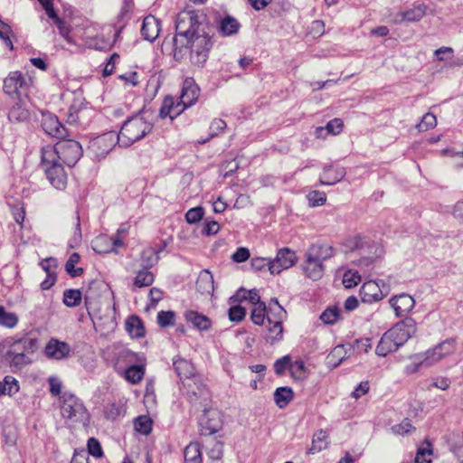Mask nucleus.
<instances>
[{"mask_svg": "<svg viewBox=\"0 0 463 463\" xmlns=\"http://www.w3.org/2000/svg\"><path fill=\"white\" fill-rule=\"evenodd\" d=\"M18 323V317L14 313L6 312L4 307L0 306V325L8 328L14 327Z\"/></svg>", "mask_w": 463, "mask_h": 463, "instance_id": "de8ad7c7", "label": "nucleus"}, {"mask_svg": "<svg viewBox=\"0 0 463 463\" xmlns=\"http://www.w3.org/2000/svg\"><path fill=\"white\" fill-rule=\"evenodd\" d=\"M271 315L268 317L265 339L273 345L283 338V321L287 318V311L282 307H270Z\"/></svg>", "mask_w": 463, "mask_h": 463, "instance_id": "6e6552de", "label": "nucleus"}, {"mask_svg": "<svg viewBox=\"0 0 463 463\" xmlns=\"http://www.w3.org/2000/svg\"><path fill=\"white\" fill-rule=\"evenodd\" d=\"M174 109V98L167 96L164 99L162 106L159 109V117L161 118H169L171 120L175 118L178 115H180L184 109H177L172 113V109Z\"/></svg>", "mask_w": 463, "mask_h": 463, "instance_id": "c9c22d12", "label": "nucleus"}, {"mask_svg": "<svg viewBox=\"0 0 463 463\" xmlns=\"http://www.w3.org/2000/svg\"><path fill=\"white\" fill-rule=\"evenodd\" d=\"M173 366L181 380L184 378H191L194 374V368L193 364L189 361L181 357H175L173 359Z\"/></svg>", "mask_w": 463, "mask_h": 463, "instance_id": "cd10ccee", "label": "nucleus"}, {"mask_svg": "<svg viewBox=\"0 0 463 463\" xmlns=\"http://www.w3.org/2000/svg\"><path fill=\"white\" fill-rule=\"evenodd\" d=\"M13 34V30L11 26L0 19V39L3 40L4 43L10 50L14 49L13 42L11 40V35Z\"/></svg>", "mask_w": 463, "mask_h": 463, "instance_id": "603ef678", "label": "nucleus"}, {"mask_svg": "<svg viewBox=\"0 0 463 463\" xmlns=\"http://www.w3.org/2000/svg\"><path fill=\"white\" fill-rule=\"evenodd\" d=\"M159 260L158 252L153 248L145 249L141 253L142 268L150 269Z\"/></svg>", "mask_w": 463, "mask_h": 463, "instance_id": "79ce46f5", "label": "nucleus"}, {"mask_svg": "<svg viewBox=\"0 0 463 463\" xmlns=\"http://www.w3.org/2000/svg\"><path fill=\"white\" fill-rule=\"evenodd\" d=\"M48 158H55L68 167L74 166L83 154L81 145L74 139L61 138L53 146H46L42 148Z\"/></svg>", "mask_w": 463, "mask_h": 463, "instance_id": "20e7f679", "label": "nucleus"}, {"mask_svg": "<svg viewBox=\"0 0 463 463\" xmlns=\"http://www.w3.org/2000/svg\"><path fill=\"white\" fill-rule=\"evenodd\" d=\"M416 330L417 325L415 320L411 317H405L403 320L396 323L387 333L400 347L416 333Z\"/></svg>", "mask_w": 463, "mask_h": 463, "instance_id": "1a4fd4ad", "label": "nucleus"}, {"mask_svg": "<svg viewBox=\"0 0 463 463\" xmlns=\"http://www.w3.org/2000/svg\"><path fill=\"white\" fill-rule=\"evenodd\" d=\"M389 303L398 317L406 316L415 306L413 298L406 293L393 296L390 298Z\"/></svg>", "mask_w": 463, "mask_h": 463, "instance_id": "f3484780", "label": "nucleus"}, {"mask_svg": "<svg viewBox=\"0 0 463 463\" xmlns=\"http://www.w3.org/2000/svg\"><path fill=\"white\" fill-rule=\"evenodd\" d=\"M88 453L95 458L103 456V450L99 441L95 438H90L87 443Z\"/></svg>", "mask_w": 463, "mask_h": 463, "instance_id": "e2e57ef3", "label": "nucleus"}, {"mask_svg": "<svg viewBox=\"0 0 463 463\" xmlns=\"http://www.w3.org/2000/svg\"><path fill=\"white\" fill-rule=\"evenodd\" d=\"M119 59L120 57L117 52H114L110 55L103 69V76L107 77L114 72L116 64L119 61Z\"/></svg>", "mask_w": 463, "mask_h": 463, "instance_id": "774afa93", "label": "nucleus"}, {"mask_svg": "<svg viewBox=\"0 0 463 463\" xmlns=\"http://www.w3.org/2000/svg\"><path fill=\"white\" fill-rule=\"evenodd\" d=\"M382 287H384L383 280L364 282L359 291L362 301L371 304L383 299L387 295V292H383Z\"/></svg>", "mask_w": 463, "mask_h": 463, "instance_id": "f8f14e48", "label": "nucleus"}, {"mask_svg": "<svg viewBox=\"0 0 463 463\" xmlns=\"http://www.w3.org/2000/svg\"><path fill=\"white\" fill-rule=\"evenodd\" d=\"M184 463H203L202 452L198 442H191L184 450Z\"/></svg>", "mask_w": 463, "mask_h": 463, "instance_id": "2f4dec72", "label": "nucleus"}, {"mask_svg": "<svg viewBox=\"0 0 463 463\" xmlns=\"http://www.w3.org/2000/svg\"><path fill=\"white\" fill-rule=\"evenodd\" d=\"M37 341L33 338H20L10 345L5 354H33L36 349Z\"/></svg>", "mask_w": 463, "mask_h": 463, "instance_id": "4be33fe9", "label": "nucleus"}, {"mask_svg": "<svg viewBox=\"0 0 463 463\" xmlns=\"http://www.w3.org/2000/svg\"><path fill=\"white\" fill-rule=\"evenodd\" d=\"M293 395L294 392L290 387H279L274 392V401L282 409L291 402Z\"/></svg>", "mask_w": 463, "mask_h": 463, "instance_id": "f704fd0d", "label": "nucleus"}, {"mask_svg": "<svg viewBox=\"0 0 463 463\" xmlns=\"http://www.w3.org/2000/svg\"><path fill=\"white\" fill-rule=\"evenodd\" d=\"M30 118V112L25 108V104L24 100L18 99V101L15 102L8 112V118L11 122H24L28 120Z\"/></svg>", "mask_w": 463, "mask_h": 463, "instance_id": "a878e982", "label": "nucleus"}, {"mask_svg": "<svg viewBox=\"0 0 463 463\" xmlns=\"http://www.w3.org/2000/svg\"><path fill=\"white\" fill-rule=\"evenodd\" d=\"M42 127L43 131L55 138L61 139L68 137L67 128L59 121L57 116L52 113H43Z\"/></svg>", "mask_w": 463, "mask_h": 463, "instance_id": "4468645a", "label": "nucleus"}, {"mask_svg": "<svg viewBox=\"0 0 463 463\" xmlns=\"http://www.w3.org/2000/svg\"><path fill=\"white\" fill-rule=\"evenodd\" d=\"M19 390L18 382L12 376H5L0 383V394L13 395Z\"/></svg>", "mask_w": 463, "mask_h": 463, "instance_id": "c03bdc74", "label": "nucleus"}, {"mask_svg": "<svg viewBox=\"0 0 463 463\" xmlns=\"http://www.w3.org/2000/svg\"><path fill=\"white\" fill-rule=\"evenodd\" d=\"M29 355V354H5V360L9 363L11 367L22 369L24 366L32 363V359Z\"/></svg>", "mask_w": 463, "mask_h": 463, "instance_id": "58836bf2", "label": "nucleus"}, {"mask_svg": "<svg viewBox=\"0 0 463 463\" xmlns=\"http://www.w3.org/2000/svg\"><path fill=\"white\" fill-rule=\"evenodd\" d=\"M160 25V21L154 15L146 16L141 27V35L145 40L154 42L159 35Z\"/></svg>", "mask_w": 463, "mask_h": 463, "instance_id": "aec40b11", "label": "nucleus"}, {"mask_svg": "<svg viewBox=\"0 0 463 463\" xmlns=\"http://www.w3.org/2000/svg\"><path fill=\"white\" fill-rule=\"evenodd\" d=\"M196 289L201 294L211 295L214 290L213 276L208 269H203L197 278Z\"/></svg>", "mask_w": 463, "mask_h": 463, "instance_id": "b1692460", "label": "nucleus"}, {"mask_svg": "<svg viewBox=\"0 0 463 463\" xmlns=\"http://www.w3.org/2000/svg\"><path fill=\"white\" fill-rule=\"evenodd\" d=\"M428 6L423 2L417 1L411 7L398 12L393 18V23L400 24L402 23H415L421 20L426 13Z\"/></svg>", "mask_w": 463, "mask_h": 463, "instance_id": "9b49d317", "label": "nucleus"}, {"mask_svg": "<svg viewBox=\"0 0 463 463\" xmlns=\"http://www.w3.org/2000/svg\"><path fill=\"white\" fill-rule=\"evenodd\" d=\"M306 252L323 263L335 254V250L329 244L315 243Z\"/></svg>", "mask_w": 463, "mask_h": 463, "instance_id": "5701e85b", "label": "nucleus"}, {"mask_svg": "<svg viewBox=\"0 0 463 463\" xmlns=\"http://www.w3.org/2000/svg\"><path fill=\"white\" fill-rule=\"evenodd\" d=\"M204 214V210L202 206L191 208L185 213V220L188 223L194 224L200 222Z\"/></svg>", "mask_w": 463, "mask_h": 463, "instance_id": "13d9d810", "label": "nucleus"}, {"mask_svg": "<svg viewBox=\"0 0 463 463\" xmlns=\"http://www.w3.org/2000/svg\"><path fill=\"white\" fill-rule=\"evenodd\" d=\"M42 167L51 184L58 190H64L67 185L68 176L64 171L62 163L55 158H48L45 152L42 151Z\"/></svg>", "mask_w": 463, "mask_h": 463, "instance_id": "0eeeda50", "label": "nucleus"}, {"mask_svg": "<svg viewBox=\"0 0 463 463\" xmlns=\"http://www.w3.org/2000/svg\"><path fill=\"white\" fill-rule=\"evenodd\" d=\"M207 25L198 21L194 11L180 12L175 21L176 35L173 38L174 50L181 52L183 48L191 49V61L194 64L203 66L213 42Z\"/></svg>", "mask_w": 463, "mask_h": 463, "instance_id": "f257e3e1", "label": "nucleus"}, {"mask_svg": "<svg viewBox=\"0 0 463 463\" xmlns=\"http://www.w3.org/2000/svg\"><path fill=\"white\" fill-rule=\"evenodd\" d=\"M297 262L295 251L288 248H282L278 250L277 256L272 260L269 266L271 274H279L283 269H287L294 266Z\"/></svg>", "mask_w": 463, "mask_h": 463, "instance_id": "ddd939ff", "label": "nucleus"}, {"mask_svg": "<svg viewBox=\"0 0 463 463\" xmlns=\"http://www.w3.org/2000/svg\"><path fill=\"white\" fill-rule=\"evenodd\" d=\"M289 365H290V356L289 355H285V356L276 360V362L274 363L275 373L278 375H282L285 373L287 368L289 369Z\"/></svg>", "mask_w": 463, "mask_h": 463, "instance_id": "338daca9", "label": "nucleus"}, {"mask_svg": "<svg viewBox=\"0 0 463 463\" xmlns=\"http://www.w3.org/2000/svg\"><path fill=\"white\" fill-rule=\"evenodd\" d=\"M71 346L58 339L52 338L45 345L44 354L53 360H62L70 355Z\"/></svg>", "mask_w": 463, "mask_h": 463, "instance_id": "dca6fc26", "label": "nucleus"}, {"mask_svg": "<svg viewBox=\"0 0 463 463\" xmlns=\"http://www.w3.org/2000/svg\"><path fill=\"white\" fill-rule=\"evenodd\" d=\"M109 243H111V237L99 235L92 241L91 246L96 252L105 254L111 252Z\"/></svg>", "mask_w": 463, "mask_h": 463, "instance_id": "ea45409f", "label": "nucleus"}, {"mask_svg": "<svg viewBox=\"0 0 463 463\" xmlns=\"http://www.w3.org/2000/svg\"><path fill=\"white\" fill-rule=\"evenodd\" d=\"M155 275L149 269L142 268L139 269L134 279V286L137 288L148 287L153 284Z\"/></svg>", "mask_w": 463, "mask_h": 463, "instance_id": "e433bc0d", "label": "nucleus"}, {"mask_svg": "<svg viewBox=\"0 0 463 463\" xmlns=\"http://www.w3.org/2000/svg\"><path fill=\"white\" fill-rule=\"evenodd\" d=\"M398 348L399 345L396 344L395 341H393L391 335H388V333L386 331L381 337L376 346L375 353L379 356H386L389 353L394 352Z\"/></svg>", "mask_w": 463, "mask_h": 463, "instance_id": "c756f323", "label": "nucleus"}, {"mask_svg": "<svg viewBox=\"0 0 463 463\" xmlns=\"http://www.w3.org/2000/svg\"><path fill=\"white\" fill-rule=\"evenodd\" d=\"M87 104L82 99H77L70 106L68 113V121L70 124H80L81 118L87 109Z\"/></svg>", "mask_w": 463, "mask_h": 463, "instance_id": "bb28decb", "label": "nucleus"}, {"mask_svg": "<svg viewBox=\"0 0 463 463\" xmlns=\"http://www.w3.org/2000/svg\"><path fill=\"white\" fill-rule=\"evenodd\" d=\"M432 449L430 444L427 443V447L418 449L415 456V463H431Z\"/></svg>", "mask_w": 463, "mask_h": 463, "instance_id": "6e6d98bb", "label": "nucleus"}, {"mask_svg": "<svg viewBox=\"0 0 463 463\" xmlns=\"http://www.w3.org/2000/svg\"><path fill=\"white\" fill-rule=\"evenodd\" d=\"M80 255L77 252H73L66 261L65 270L71 278L80 277L83 274L82 268L75 269V265L80 261Z\"/></svg>", "mask_w": 463, "mask_h": 463, "instance_id": "a19ab883", "label": "nucleus"}, {"mask_svg": "<svg viewBox=\"0 0 463 463\" xmlns=\"http://www.w3.org/2000/svg\"><path fill=\"white\" fill-rule=\"evenodd\" d=\"M135 430L144 435H148L152 430V421L146 416H139L134 422Z\"/></svg>", "mask_w": 463, "mask_h": 463, "instance_id": "3c124183", "label": "nucleus"}, {"mask_svg": "<svg viewBox=\"0 0 463 463\" xmlns=\"http://www.w3.org/2000/svg\"><path fill=\"white\" fill-rule=\"evenodd\" d=\"M28 80L20 71H12L4 80V91L11 97L21 99L26 95L28 90Z\"/></svg>", "mask_w": 463, "mask_h": 463, "instance_id": "9d476101", "label": "nucleus"}, {"mask_svg": "<svg viewBox=\"0 0 463 463\" xmlns=\"http://www.w3.org/2000/svg\"><path fill=\"white\" fill-rule=\"evenodd\" d=\"M269 315H271V312L268 310L266 304L260 303L252 309L250 319L255 325L262 326L264 325L265 319L268 320Z\"/></svg>", "mask_w": 463, "mask_h": 463, "instance_id": "4c0bfd02", "label": "nucleus"}, {"mask_svg": "<svg viewBox=\"0 0 463 463\" xmlns=\"http://www.w3.org/2000/svg\"><path fill=\"white\" fill-rule=\"evenodd\" d=\"M241 27L237 19L231 15H226L220 20L219 33L222 36H231L236 34Z\"/></svg>", "mask_w": 463, "mask_h": 463, "instance_id": "c85d7f7f", "label": "nucleus"}, {"mask_svg": "<svg viewBox=\"0 0 463 463\" xmlns=\"http://www.w3.org/2000/svg\"><path fill=\"white\" fill-rule=\"evenodd\" d=\"M144 376V369L139 365H131L125 371L126 379L132 383H139Z\"/></svg>", "mask_w": 463, "mask_h": 463, "instance_id": "09e8293b", "label": "nucleus"}, {"mask_svg": "<svg viewBox=\"0 0 463 463\" xmlns=\"http://www.w3.org/2000/svg\"><path fill=\"white\" fill-rule=\"evenodd\" d=\"M361 281V276L358 271L347 270L343 276V284L345 288H351Z\"/></svg>", "mask_w": 463, "mask_h": 463, "instance_id": "bf43d9fd", "label": "nucleus"}, {"mask_svg": "<svg viewBox=\"0 0 463 463\" xmlns=\"http://www.w3.org/2000/svg\"><path fill=\"white\" fill-rule=\"evenodd\" d=\"M439 349H445L447 353H454L456 350V339L448 338L438 344L435 347L413 355L411 357L413 362L408 366V370L411 373H416L420 366L430 367L439 362L443 358L441 353H439Z\"/></svg>", "mask_w": 463, "mask_h": 463, "instance_id": "39448f33", "label": "nucleus"}, {"mask_svg": "<svg viewBox=\"0 0 463 463\" xmlns=\"http://www.w3.org/2000/svg\"><path fill=\"white\" fill-rule=\"evenodd\" d=\"M175 313L173 311H160L157 314V323L161 327L173 326L175 322Z\"/></svg>", "mask_w": 463, "mask_h": 463, "instance_id": "052dcab7", "label": "nucleus"}, {"mask_svg": "<svg viewBox=\"0 0 463 463\" xmlns=\"http://www.w3.org/2000/svg\"><path fill=\"white\" fill-rule=\"evenodd\" d=\"M61 411L64 418L72 420L75 422L85 424L89 421V413L81 401L73 393L63 392L61 396Z\"/></svg>", "mask_w": 463, "mask_h": 463, "instance_id": "423d86ee", "label": "nucleus"}, {"mask_svg": "<svg viewBox=\"0 0 463 463\" xmlns=\"http://www.w3.org/2000/svg\"><path fill=\"white\" fill-rule=\"evenodd\" d=\"M346 350L345 345H336L326 356V364L331 367H337L346 358Z\"/></svg>", "mask_w": 463, "mask_h": 463, "instance_id": "473e14b6", "label": "nucleus"}, {"mask_svg": "<svg viewBox=\"0 0 463 463\" xmlns=\"http://www.w3.org/2000/svg\"><path fill=\"white\" fill-rule=\"evenodd\" d=\"M126 330L134 338H140L145 335V327L141 319L137 316H131L126 321Z\"/></svg>", "mask_w": 463, "mask_h": 463, "instance_id": "7c9ffc66", "label": "nucleus"}, {"mask_svg": "<svg viewBox=\"0 0 463 463\" xmlns=\"http://www.w3.org/2000/svg\"><path fill=\"white\" fill-rule=\"evenodd\" d=\"M303 270L307 277L312 280H318L324 274V264L316 258L305 253V261L303 263Z\"/></svg>", "mask_w": 463, "mask_h": 463, "instance_id": "6ab92c4d", "label": "nucleus"}, {"mask_svg": "<svg viewBox=\"0 0 463 463\" xmlns=\"http://www.w3.org/2000/svg\"><path fill=\"white\" fill-rule=\"evenodd\" d=\"M236 298L243 300H248L251 304L255 305V307L258 306L260 303H262L260 301V296L259 295L256 289L245 290L243 288H241L237 292Z\"/></svg>", "mask_w": 463, "mask_h": 463, "instance_id": "8fccbe9b", "label": "nucleus"}, {"mask_svg": "<svg viewBox=\"0 0 463 463\" xmlns=\"http://www.w3.org/2000/svg\"><path fill=\"white\" fill-rule=\"evenodd\" d=\"M436 125V116L432 113L428 112L422 117L421 121L419 124H417L416 128H418L419 131L424 132L435 128Z\"/></svg>", "mask_w": 463, "mask_h": 463, "instance_id": "864d4df0", "label": "nucleus"}, {"mask_svg": "<svg viewBox=\"0 0 463 463\" xmlns=\"http://www.w3.org/2000/svg\"><path fill=\"white\" fill-rule=\"evenodd\" d=\"M307 198L309 205L312 207L321 206L325 204L326 201V194L317 190L309 192L307 195Z\"/></svg>", "mask_w": 463, "mask_h": 463, "instance_id": "4d7b16f0", "label": "nucleus"}, {"mask_svg": "<svg viewBox=\"0 0 463 463\" xmlns=\"http://www.w3.org/2000/svg\"><path fill=\"white\" fill-rule=\"evenodd\" d=\"M229 318L232 322H241L246 316V309L241 306H232L229 308Z\"/></svg>", "mask_w": 463, "mask_h": 463, "instance_id": "680f3d73", "label": "nucleus"}, {"mask_svg": "<svg viewBox=\"0 0 463 463\" xmlns=\"http://www.w3.org/2000/svg\"><path fill=\"white\" fill-rule=\"evenodd\" d=\"M211 395L205 386H197L196 390L188 392V400L196 411H203L199 419L201 432L203 435L216 433L221 428V422L216 411L211 410Z\"/></svg>", "mask_w": 463, "mask_h": 463, "instance_id": "f03ea898", "label": "nucleus"}, {"mask_svg": "<svg viewBox=\"0 0 463 463\" xmlns=\"http://www.w3.org/2000/svg\"><path fill=\"white\" fill-rule=\"evenodd\" d=\"M199 89L194 84L192 79H186L184 81L182 93L180 96V99L183 103V109L188 108L192 106L198 98Z\"/></svg>", "mask_w": 463, "mask_h": 463, "instance_id": "412c9836", "label": "nucleus"}, {"mask_svg": "<svg viewBox=\"0 0 463 463\" xmlns=\"http://www.w3.org/2000/svg\"><path fill=\"white\" fill-rule=\"evenodd\" d=\"M122 407L117 403L108 404L105 408L104 414L108 420H114L122 413Z\"/></svg>", "mask_w": 463, "mask_h": 463, "instance_id": "0e129e2a", "label": "nucleus"}, {"mask_svg": "<svg viewBox=\"0 0 463 463\" xmlns=\"http://www.w3.org/2000/svg\"><path fill=\"white\" fill-rule=\"evenodd\" d=\"M391 430L395 435H407L415 430L409 419H404L401 423L395 424L391 428Z\"/></svg>", "mask_w": 463, "mask_h": 463, "instance_id": "5fc2aeb1", "label": "nucleus"}, {"mask_svg": "<svg viewBox=\"0 0 463 463\" xmlns=\"http://www.w3.org/2000/svg\"><path fill=\"white\" fill-rule=\"evenodd\" d=\"M153 127L152 112L142 109L137 115L124 121L118 135V141L123 146H129L149 134Z\"/></svg>", "mask_w": 463, "mask_h": 463, "instance_id": "7ed1b4c3", "label": "nucleus"}, {"mask_svg": "<svg viewBox=\"0 0 463 463\" xmlns=\"http://www.w3.org/2000/svg\"><path fill=\"white\" fill-rule=\"evenodd\" d=\"M185 318L194 326V328L199 331H208L211 328V319L208 317L196 311H187L185 313Z\"/></svg>", "mask_w": 463, "mask_h": 463, "instance_id": "393cba45", "label": "nucleus"}, {"mask_svg": "<svg viewBox=\"0 0 463 463\" xmlns=\"http://www.w3.org/2000/svg\"><path fill=\"white\" fill-rule=\"evenodd\" d=\"M82 295L79 289H66L63 292V303L69 307H74L80 304Z\"/></svg>", "mask_w": 463, "mask_h": 463, "instance_id": "37998d69", "label": "nucleus"}, {"mask_svg": "<svg viewBox=\"0 0 463 463\" xmlns=\"http://www.w3.org/2000/svg\"><path fill=\"white\" fill-rule=\"evenodd\" d=\"M289 371L295 380L302 381L307 377V368L302 360H297L294 363L290 362Z\"/></svg>", "mask_w": 463, "mask_h": 463, "instance_id": "49530a36", "label": "nucleus"}, {"mask_svg": "<svg viewBox=\"0 0 463 463\" xmlns=\"http://www.w3.org/2000/svg\"><path fill=\"white\" fill-rule=\"evenodd\" d=\"M346 172L340 165H325L323 173L319 177V183L322 185H334L339 183L345 175Z\"/></svg>", "mask_w": 463, "mask_h": 463, "instance_id": "a211bd4d", "label": "nucleus"}, {"mask_svg": "<svg viewBox=\"0 0 463 463\" xmlns=\"http://www.w3.org/2000/svg\"><path fill=\"white\" fill-rule=\"evenodd\" d=\"M341 317V311L337 307H327L320 316V319L327 325H334Z\"/></svg>", "mask_w": 463, "mask_h": 463, "instance_id": "a18cd8bd", "label": "nucleus"}, {"mask_svg": "<svg viewBox=\"0 0 463 463\" xmlns=\"http://www.w3.org/2000/svg\"><path fill=\"white\" fill-rule=\"evenodd\" d=\"M112 147V135L105 134L90 141L89 151L96 159L100 160L106 157V156L111 151Z\"/></svg>", "mask_w": 463, "mask_h": 463, "instance_id": "2eb2a0df", "label": "nucleus"}, {"mask_svg": "<svg viewBox=\"0 0 463 463\" xmlns=\"http://www.w3.org/2000/svg\"><path fill=\"white\" fill-rule=\"evenodd\" d=\"M272 262V260L267 259V258H253L251 259L250 265L251 268L256 271H261L267 269L269 270L270 263Z\"/></svg>", "mask_w": 463, "mask_h": 463, "instance_id": "69168bd1", "label": "nucleus"}, {"mask_svg": "<svg viewBox=\"0 0 463 463\" xmlns=\"http://www.w3.org/2000/svg\"><path fill=\"white\" fill-rule=\"evenodd\" d=\"M327 434L324 430H317L312 439V445L307 453L316 454L327 447Z\"/></svg>", "mask_w": 463, "mask_h": 463, "instance_id": "72a5a7b5", "label": "nucleus"}]
</instances>
